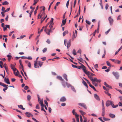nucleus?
Returning a JSON list of instances; mask_svg holds the SVG:
<instances>
[{
    "mask_svg": "<svg viewBox=\"0 0 122 122\" xmlns=\"http://www.w3.org/2000/svg\"><path fill=\"white\" fill-rule=\"evenodd\" d=\"M69 0L68 1H67V2L66 3V6L67 8L68 7V6L69 5Z\"/></svg>",
    "mask_w": 122,
    "mask_h": 122,
    "instance_id": "680f3d73",
    "label": "nucleus"
},
{
    "mask_svg": "<svg viewBox=\"0 0 122 122\" xmlns=\"http://www.w3.org/2000/svg\"><path fill=\"white\" fill-rule=\"evenodd\" d=\"M18 107L22 109V110H25V108H23V106L22 105H18Z\"/></svg>",
    "mask_w": 122,
    "mask_h": 122,
    "instance_id": "c756f323",
    "label": "nucleus"
},
{
    "mask_svg": "<svg viewBox=\"0 0 122 122\" xmlns=\"http://www.w3.org/2000/svg\"><path fill=\"white\" fill-rule=\"evenodd\" d=\"M57 78L58 79L60 80L61 81H63V79L62 78V77L60 76H57Z\"/></svg>",
    "mask_w": 122,
    "mask_h": 122,
    "instance_id": "cd10ccee",
    "label": "nucleus"
},
{
    "mask_svg": "<svg viewBox=\"0 0 122 122\" xmlns=\"http://www.w3.org/2000/svg\"><path fill=\"white\" fill-rule=\"evenodd\" d=\"M104 85H105L107 87H109L111 88H112V87L109 85H108L106 83V82H105L104 83Z\"/></svg>",
    "mask_w": 122,
    "mask_h": 122,
    "instance_id": "c85d7f7f",
    "label": "nucleus"
},
{
    "mask_svg": "<svg viewBox=\"0 0 122 122\" xmlns=\"http://www.w3.org/2000/svg\"><path fill=\"white\" fill-rule=\"evenodd\" d=\"M101 81V80H97L96 78L95 77L93 79V80L92 82H94L95 81H96L97 82H100Z\"/></svg>",
    "mask_w": 122,
    "mask_h": 122,
    "instance_id": "ddd939ff",
    "label": "nucleus"
},
{
    "mask_svg": "<svg viewBox=\"0 0 122 122\" xmlns=\"http://www.w3.org/2000/svg\"><path fill=\"white\" fill-rule=\"evenodd\" d=\"M103 89L107 91H108L109 89L108 88H106V87H105L104 86H103Z\"/></svg>",
    "mask_w": 122,
    "mask_h": 122,
    "instance_id": "603ef678",
    "label": "nucleus"
},
{
    "mask_svg": "<svg viewBox=\"0 0 122 122\" xmlns=\"http://www.w3.org/2000/svg\"><path fill=\"white\" fill-rule=\"evenodd\" d=\"M39 58V57H37L36 59V61L34 62V67L35 68H39V66L37 65V62L38 61H37L38 59Z\"/></svg>",
    "mask_w": 122,
    "mask_h": 122,
    "instance_id": "0eeeda50",
    "label": "nucleus"
},
{
    "mask_svg": "<svg viewBox=\"0 0 122 122\" xmlns=\"http://www.w3.org/2000/svg\"><path fill=\"white\" fill-rule=\"evenodd\" d=\"M106 54V50H104V54L102 56V57L103 58L104 57V56H105Z\"/></svg>",
    "mask_w": 122,
    "mask_h": 122,
    "instance_id": "864d4df0",
    "label": "nucleus"
},
{
    "mask_svg": "<svg viewBox=\"0 0 122 122\" xmlns=\"http://www.w3.org/2000/svg\"><path fill=\"white\" fill-rule=\"evenodd\" d=\"M80 120L81 122H82L83 120L82 117L81 116H80Z\"/></svg>",
    "mask_w": 122,
    "mask_h": 122,
    "instance_id": "774afa93",
    "label": "nucleus"
},
{
    "mask_svg": "<svg viewBox=\"0 0 122 122\" xmlns=\"http://www.w3.org/2000/svg\"><path fill=\"white\" fill-rule=\"evenodd\" d=\"M46 42L48 44H49L50 43L51 41L49 39H48L46 41Z\"/></svg>",
    "mask_w": 122,
    "mask_h": 122,
    "instance_id": "8fccbe9b",
    "label": "nucleus"
},
{
    "mask_svg": "<svg viewBox=\"0 0 122 122\" xmlns=\"http://www.w3.org/2000/svg\"><path fill=\"white\" fill-rule=\"evenodd\" d=\"M4 81L8 84H10L9 80L8 78H6L5 77L4 79Z\"/></svg>",
    "mask_w": 122,
    "mask_h": 122,
    "instance_id": "9b49d317",
    "label": "nucleus"
},
{
    "mask_svg": "<svg viewBox=\"0 0 122 122\" xmlns=\"http://www.w3.org/2000/svg\"><path fill=\"white\" fill-rule=\"evenodd\" d=\"M83 117L84 119L83 122H86L87 120V118L85 117L84 116H83Z\"/></svg>",
    "mask_w": 122,
    "mask_h": 122,
    "instance_id": "a19ab883",
    "label": "nucleus"
},
{
    "mask_svg": "<svg viewBox=\"0 0 122 122\" xmlns=\"http://www.w3.org/2000/svg\"><path fill=\"white\" fill-rule=\"evenodd\" d=\"M109 116L110 117L113 118H114L115 117V115L114 114L111 113L109 114Z\"/></svg>",
    "mask_w": 122,
    "mask_h": 122,
    "instance_id": "412c9836",
    "label": "nucleus"
},
{
    "mask_svg": "<svg viewBox=\"0 0 122 122\" xmlns=\"http://www.w3.org/2000/svg\"><path fill=\"white\" fill-rule=\"evenodd\" d=\"M90 86L93 88L95 91H96L97 90L94 86H92V85H90Z\"/></svg>",
    "mask_w": 122,
    "mask_h": 122,
    "instance_id": "58836bf2",
    "label": "nucleus"
},
{
    "mask_svg": "<svg viewBox=\"0 0 122 122\" xmlns=\"http://www.w3.org/2000/svg\"><path fill=\"white\" fill-rule=\"evenodd\" d=\"M108 19L109 21L110 25H112L114 21L113 19L112 18L111 16H110L108 17Z\"/></svg>",
    "mask_w": 122,
    "mask_h": 122,
    "instance_id": "7ed1b4c3",
    "label": "nucleus"
},
{
    "mask_svg": "<svg viewBox=\"0 0 122 122\" xmlns=\"http://www.w3.org/2000/svg\"><path fill=\"white\" fill-rule=\"evenodd\" d=\"M76 120L77 122H79V118H78L79 115L76 116Z\"/></svg>",
    "mask_w": 122,
    "mask_h": 122,
    "instance_id": "79ce46f5",
    "label": "nucleus"
},
{
    "mask_svg": "<svg viewBox=\"0 0 122 122\" xmlns=\"http://www.w3.org/2000/svg\"><path fill=\"white\" fill-rule=\"evenodd\" d=\"M28 66L30 68L31 67V63L30 62H29L28 63Z\"/></svg>",
    "mask_w": 122,
    "mask_h": 122,
    "instance_id": "37998d69",
    "label": "nucleus"
},
{
    "mask_svg": "<svg viewBox=\"0 0 122 122\" xmlns=\"http://www.w3.org/2000/svg\"><path fill=\"white\" fill-rule=\"evenodd\" d=\"M5 12L4 11L3 12H1V13L2 14V16L4 17L5 16V15L4 14V13Z\"/></svg>",
    "mask_w": 122,
    "mask_h": 122,
    "instance_id": "5fc2aeb1",
    "label": "nucleus"
},
{
    "mask_svg": "<svg viewBox=\"0 0 122 122\" xmlns=\"http://www.w3.org/2000/svg\"><path fill=\"white\" fill-rule=\"evenodd\" d=\"M80 112L81 114L82 115H83L86 114V113L85 112H83L81 110L79 111Z\"/></svg>",
    "mask_w": 122,
    "mask_h": 122,
    "instance_id": "f704fd0d",
    "label": "nucleus"
},
{
    "mask_svg": "<svg viewBox=\"0 0 122 122\" xmlns=\"http://www.w3.org/2000/svg\"><path fill=\"white\" fill-rule=\"evenodd\" d=\"M66 22V19L65 20H63L62 21V23L61 25V26L63 25H65Z\"/></svg>",
    "mask_w": 122,
    "mask_h": 122,
    "instance_id": "dca6fc26",
    "label": "nucleus"
},
{
    "mask_svg": "<svg viewBox=\"0 0 122 122\" xmlns=\"http://www.w3.org/2000/svg\"><path fill=\"white\" fill-rule=\"evenodd\" d=\"M79 63L81 64V66H77V68L79 69H80L81 68H82L84 72L85 73L86 70V67L82 64L79 62Z\"/></svg>",
    "mask_w": 122,
    "mask_h": 122,
    "instance_id": "f03ea898",
    "label": "nucleus"
},
{
    "mask_svg": "<svg viewBox=\"0 0 122 122\" xmlns=\"http://www.w3.org/2000/svg\"><path fill=\"white\" fill-rule=\"evenodd\" d=\"M37 96L38 98V100L39 103L41 104V105H43L44 104H43V101L42 100H41L39 95H37Z\"/></svg>",
    "mask_w": 122,
    "mask_h": 122,
    "instance_id": "423d86ee",
    "label": "nucleus"
},
{
    "mask_svg": "<svg viewBox=\"0 0 122 122\" xmlns=\"http://www.w3.org/2000/svg\"><path fill=\"white\" fill-rule=\"evenodd\" d=\"M36 109H39L40 108L39 107V105L38 104H37L36 106Z\"/></svg>",
    "mask_w": 122,
    "mask_h": 122,
    "instance_id": "0e129e2a",
    "label": "nucleus"
},
{
    "mask_svg": "<svg viewBox=\"0 0 122 122\" xmlns=\"http://www.w3.org/2000/svg\"><path fill=\"white\" fill-rule=\"evenodd\" d=\"M109 6V5L108 4H106V6H105V9L106 10H107Z\"/></svg>",
    "mask_w": 122,
    "mask_h": 122,
    "instance_id": "3c124183",
    "label": "nucleus"
},
{
    "mask_svg": "<svg viewBox=\"0 0 122 122\" xmlns=\"http://www.w3.org/2000/svg\"><path fill=\"white\" fill-rule=\"evenodd\" d=\"M41 110L42 111H43L44 110V105H41Z\"/></svg>",
    "mask_w": 122,
    "mask_h": 122,
    "instance_id": "e2e57ef3",
    "label": "nucleus"
},
{
    "mask_svg": "<svg viewBox=\"0 0 122 122\" xmlns=\"http://www.w3.org/2000/svg\"><path fill=\"white\" fill-rule=\"evenodd\" d=\"M106 104V106L107 107H108L111 105L113 108H116L118 106V105H116L115 106L113 104V102L109 100L107 101Z\"/></svg>",
    "mask_w": 122,
    "mask_h": 122,
    "instance_id": "f257e3e1",
    "label": "nucleus"
},
{
    "mask_svg": "<svg viewBox=\"0 0 122 122\" xmlns=\"http://www.w3.org/2000/svg\"><path fill=\"white\" fill-rule=\"evenodd\" d=\"M85 73L86 74H90V75H91V76H95V75L94 74L91 72H90L89 71H88L86 70Z\"/></svg>",
    "mask_w": 122,
    "mask_h": 122,
    "instance_id": "f8f14e48",
    "label": "nucleus"
},
{
    "mask_svg": "<svg viewBox=\"0 0 122 122\" xmlns=\"http://www.w3.org/2000/svg\"><path fill=\"white\" fill-rule=\"evenodd\" d=\"M102 111H105V108L104 107V103L103 101H102Z\"/></svg>",
    "mask_w": 122,
    "mask_h": 122,
    "instance_id": "6ab92c4d",
    "label": "nucleus"
},
{
    "mask_svg": "<svg viewBox=\"0 0 122 122\" xmlns=\"http://www.w3.org/2000/svg\"><path fill=\"white\" fill-rule=\"evenodd\" d=\"M27 100L28 101H30V100L31 99V96L29 95H28L27 97Z\"/></svg>",
    "mask_w": 122,
    "mask_h": 122,
    "instance_id": "72a5a7b5",
    "label": "nucleus"
},
{
    "mask_svg": "<svg viewBox=\"0 0 122 122\" xmlns=\"http://www.w3.org/2000/svg\"><path fill=\"white\" fill-rule=\"evenodd\" d=\"M50 23H48L46 25L45 27V28L44 30V31L46 33L47 35H50V33H49V32L48 31V30H48L47 29V27L48 26L49 24Z\"/></svg>",
    "mask_w": 122,
    "mask_h": 122,
    "instance_id": "39448f33",
    "label": "nucleus"
},
{
    "mask_svg": "<svg viewBox=\"0 0 122 122\" xmlns=\"http://www.w3.org/2000/svg\"><path fill=\"white\" fill-rule=\"evenodd\" d=\"M71 88L72 90L73 91H74V92H76V91L75 90V89L74 88V87H71Z\"/></svg>",
    "mask_w": 122,
    "mask_h": 122,
    "instance_id": "69168bd1",
    "label": "nucleus"
},
{
    "mask_svg": "<svg viewBox=\"0 0 122 122\" xmlns=\"http://www.w3.org/2000/svg\"><path fill=\"white\" fill-rule=\"evenodd\" d=\"M66 100V99L65 97H62L60 99V101L61 102H64Z\"/></svg>",
    "mask_w": 122,
    "mask_h": 122,
    "instance_id": "4468645a",
    "label": "nucleus"
},
{
    "mask_svg": "<svg viewBox=\"0 0 122 122\" xmlns=\"http://www.w3.org/2000/svg\"><path fill=\"white\" fill-rule=\"evenodd\" d=\"M20 69H22L23 72H24V70L23 67V66L22 64L20 65Z\"/></svg>",
    "mask_w": 122,
    "mask_h": 122,
    "instance_id": "4c0bfd02",
    "label": "nucleus"
},
{
    "mask_svg": "<svg viewBox=\"0 0 122 122\" xmlns=\"http://www.w3.org/2000/svg\"><path fill=\"white\" fill-rule=\"evenodd\" d=\"M106 63H107V65L108 66H111V64H110V62L109 61H107L106 62Z\"/></svg>",
    "mask_w": 122,
    "mask_h": 122,
    "instance_id": "4d7b16f0",
    "label": "nucleus"
},
{
    "mask_svg": "<svg viewBox=\"0 0 122 122\" xmlns=\"http://www.w3.org/2000/svg\"><path fill=\"white\" fill-rule=\"evenodd\" d=\"M110 30H111L110 29H109L106 32H105V34L106 35H107L108 34V33L110 31Z\"/></svg>",
    "mask_w": 122,
    "mask_h": 122,
    "instance_id": "13d9d810",
    "label": "nucleus"
},
{
    "mask_svg": "<svg viewBox=\"0 0 122 122\" xmlns=\"http://www.w3.org/2000/svg\"><path fill=\"white\" fill-rule=\"evenodd\" d=\"M112 73L115 76L116 78L117 79H118L119 76L118 73L116 72H113Z\"/></svg>",
    "mask_w": 122,
    "mask_h": 122,
    "instance_id": "6e6552de",
    "label": "nucleus"
},
{
    "mask_svg": "<svg viewBox=\"0 0 122 122\" xmlns=\"http://www.w3.org/2000/svg\"><path fill=\"white\" fill-rule=\"evenodd\" d=\"M3 65V62L1 61H0V66L1 68H3V66H2V65Z\"/></svg>",
    "mask_w": 122,
    "mask_h": 122,
    "instance_id": "ea45409f",
    "label": "nucleus"
},
{
    "mask_svg": "<svg viewBox=\"0 0 122 122\" xmlns=\"http://www.w3.org/2000/svg\"><path fill=\"white\" fill-rule=\"evenodd\" d=\"M103 120L105 121L110 120V119H109L107 118L104 117H103Z\"/></svg>",
    "mask_w": 122,
    "mask_h": 122,
    "instance_id": "09e8293b",
    "label": "nucleus"
},
{
    "mask_svg": "<svg viewBox=\"0 0 122 122\" xmlns=\"http://www.w3.org/2000/svg\"><path fill=\"white\" fill-rule=\"evenodd\" d=\"M53 20H54V19L53 18H51V20L50 21V22H49V23H53Z\"/></svg>",
    "mask_w": 122,
    "mask_h": 122,
    "instance_id": "c03bdc74",
    "label": "nucleus"
},
{
    "mask_svg": "<svg viewBox=\"0 0 122 122\" xmlns=\"http://www.w3.org/2000/svg\"><path fill=\"white\" fill-rule=\"evenodd\" d=\"M38 7H39L38 6H37V7H36V8L35 10L34 11V15H36V14L37 13L36 11L38 10Z\"/></svg>",
    "mask_w": 122,
    "mask_h": 122,
    "instance_id": "c9c22d12",
    "label": "nucleus"
},
{
    "mask_svg": "<svg viewBox=\"0 0 122 122\" xmlns=\"http://www.w3.org/2000/svg\"><path fill=\"white\" fill-rule=\"evenodd\" d=\"M50 24L49 25V27H50L49 29L47 30L50 33V32H52V28L53 25V23H50Z\"/></svg>",
    "mask_w": 122,
    "mask_h": 122,
    "instance_id": "20e7f679",
    "label": "nucleus"
},
{
    "mask_svg": "<svg viewBox=\"0 0 122 122\" xmlns=\"http://www.w3.org/2000/svg\"><path fill=\"white\" fill-rule=\"evenodd\" d=\"M78 60L81 62H82V61H83V59L81 57H80V59H78Z\"/></svg>",
    "mask_w": 122,
    "mask_h": 122,
    "instance_id": "052dcab7",
    "label": "nucleus"
},
{
    "mask_svg": "<svg viewBox=\"0 0 122 122\" xmlns=\"http://www.w3.org/2000/svg\"><path fill=\"white\" fill-rule=\"evenodd\" d=\"M29 88L27 86H26L25 87H24V89L25 90H26L28 89Z\"/></svg>",
    "mask_w": 122,
    "mask_h": 122,
    "instance_id": "338daca9",
    "label": "nucleus"
},
{
    "mask_svg": "<svg viewBox=\"0 0 122 122\" xmlns=\"http://www.w3.org/2000/svg\"><path fill=\"white\" fill-rule=\"evenodd\" d=\"M34 2L33 4V5H35L38 1H37L36 0H34Z\"/></svg>",
    "mask_w": 122,
    "mask_h": 122,
    "instance_id": "49530a36",
    "label": "nucleus"
},
{
    "mask_svg": "<svg viewBox=\"0 0 122 122\" xmlns=\"http://www.w3.org/2000/svg\"><path fill=\"white\" fill-rule=\"evenodd\" d=\"M37 63L41 67L43 65V62L40 61H38L37 62Z\"/></svg>",
    "mask_w": 122,
    "mask_h": 122,
    "instance_id": "b1692460",
    "label": "nucleus"
},
{
    "mask_svg": "<svg viewBox=\"0 0 122 122\" xmlns=\"http://www.w3.org/2000/svg\"><path fill=\"white\" fill-rule=\"evenodd\" d=\"M10 67L12 69L13 71H16V69L15 68L14 66L12 64H11Z\"/></svg>",
    "mask_w": 122,
    "mask_h": 122,
    "instance_id": "2eb2a0df",
    "label": "nucleus"
},
{
    "mask_svg": "<svg viewBox=\"0 0 122 122\" xmlns=\"http://www.w3.org/2000/svg\"><path fill=\"white\" fill-rule=\"evenodd\" d=\"M81 50L80 49H79L77 51V52L80 53L81 55Z\"/></svg>",
    "mask_w": 122,
    "mask_h": 122,
    "instance_id": "bf43d9fd",
    "label": "nucleus"
},
{
    "mask_svg": "<svg viewBox=\"0 0 122 122\" xmlns=\"http://www.w3.org/2000/svg\"><path fill=\"white\" fill-rule=\"evenodd\" d=\"M105 113V111H102V116L104 117V116Z\"/></svg>",
    "mask_w": 122,
    "mask_h": 122,
    "instance_id": "de8ad7c7",
    "label": "nucleus"
},
{
    "mask_svg": "<svg viewBox=\"0 0 122 122\" xmlns=\"http://www.w3.org/2000/svg\"><path fill=\"white\" fill-rule=\"evenodd\" d=\"M94 97L97 100H100V99L99 96H98L97 94H95L94 95Z\"/></svg>",
    "mask_w": 122,
    "mask_h": 122,
    "instance_id": "f3484780",
    "label": "nucleus"
},
{
    "mask_svg": "<svg viewBox=\"0 0 122 122\" xmlns=\"http://www.w3.org/2000/svg\"><path fill=\"white\" fill-rule=\"evenodd\" d=\"M75 109H73L72 111V113L74 115L75 117L78 115L77 114L76 112L75 111Z\"/></svg>",
    "mask_w": 122,
    "mask_h": 122,
    "instance_id": "4be33fe9",
    "label": "nucleus"
},
{
    "mask_svg": "<svg viewBox=\"0 0 122 122\" xmlns=\"http://www.w3.org/2000/svg\"><path fill=\"white\" fill-rule=\"evenodd\" d=\"M17 71V72H16L15 71H14V73L15 74V76H18L19 74V72L16 69V70Z\"/></svg>",
    "mask_w": 122,
    "mask_h": 122,
    "instance_id": "aec40b11",
    "label": "nucleus"
},
{
    "mask_svg": "<svg viewBox=\"0 0 122 122\" xmlns=\"http://www.w3.org/2000/svg\"><path fill=\"white\" fill-rule=\"evenodd\" d=\"M63 77L65 79L66 81H68V79H67V76L65 74H64L63 75Z\"/></svg>",
    "mask_w": 122,
    "mask_h": 122,
    "instance_id": "bb28decb",
    "label": "nucleus"
},
{
    "mask_svg": "<svg viewBox=\"0 0 122 122\" xmlns=\"http://www.w3.org/2000/svg\"><path fill=\"white\" fill-rule=\"evenodd\" d=\"M9 4L8 2L7 1H5L3 2L2 4L3 5H7Z\"/></svg>",
    "mask_w": 122,
    "mask_h": 122,
    "instance_id": "e433bc0d",
    "label": "nucleus"
},
{
    "mask_svg": "<svg viewBox=\"0 0 122 122\" xmlns=\"http://www.w3.org/2000/svg\"><path fill=\"white\" fill-rule=\"evenodd\" d=\"M82 83L87 88H88V86L86 82L84 81V80L83 79H82Z\"/></svg>",
    "mask_w": 122,
    "mask_h": 122,
    "instance_id": "a878e982",
    "label": "nucleus"
},
{
    "mask_svg": "<svg viewBox=\"0 0 122 122\" xmlns=\"http://www.w3.org/2000/svg\"><path fill=\"white\" fill-rule=\"evenodd\" d=\"M86 23L89 25L91 24V22L89 21L86 20Z\"/></svg>",
    "mask_w": 122,
    "mask_h": 122,
    "instance_id": "6e6d98bb",
    "label": "nucleus"
},
{
    "mask_svg": "<svg viewBox=\"0 0 122 122\" xmlns=\"http://www.w3.org/2000/svg\"><path fill=\"white\" fill-rule=\"evenodd\" d=\"M8 57V59L9 61H10L11 59L12 58V56L10 55H7Z\"/></svg>",
    "mask_w": 122,
    "mask_h": 122,
    "instance_id": "393cba45",
    "label": "nucleus"
},
{
    "mask_svg": "<svg viewBox=\"0 0 122 122\" xmlns=\"http://www.w3.org/2000/svg\"><path fill=\"white\" fill-rule=\"evenodd\" d=\"M88 75V77L90 79L91 81L92 82L93 80V77H92V76L90 75V74H87Z\"/></svg>",
    "mask_w": 122,
    "mask_h": 122,
    "instance_id": "5701e85b",
    "label": "nucleus"
},
{
    "mask_svg": "<svg viewBox=\"0 0 122 122\" xmlns=\"http://www.w3.org/2000/svg\"><path fill=\"white\" fill-rule=\"evenodd\" d=\"M78 104L83 107L85 109H86L87 108V107L86 105L84 103H78Z\"/></svg>",
    "mask_w": 122,
    "mask_h": 122,
    "instance_id": "9d476101",
    "label": "nucleus"
},
{
    "mask_svg": "<svg viewBox=\"0 0 122 122\" xmlns=\"http://www.w3.org/2000/svg\"><path fill=\"white\" fill-rule=\"evenodd\" d=\"M47 50V48H44L43 50L42 51L43 53L45 52Z\"/></svg>",
    "mask_w": 122,
    "mask_h": 122,
    "instance_id": "a18cd8bd",
    "label": "nucleus"
},
{
    "mask_svg": "<svg viewBox=\"0 0 122 122\" xmlns=\"http://www.w3.org/2000/svg\"><path fill=\"white\" fill-rule=\"evenodd\" d=\"M72 54L74 55H76V53L75 50L74 49L73 50Z\"/></svg>",
    "mask_w": 122,
    "mask_h": 122,
    "instance_id": "473e14b6",
    "label": "nucleus"
},
{
    "mask_svg": "<svg viewBox=\"0 0 122 122\" xmlns=\"http://www.w3.org/2000/svg\"><path fill=\"white\" fill-rule=\"evenodd\" d=\"M25 114L26 115V117H28L33 116V115L32 114L29 112H26Z\"/></svg>",
    "mask_w": 122,
    "mask_h": 122,
    "instance_id": "1a4fd4ad",
    "label": "nucleus"
},
{
    "mask_svg": "<svg viewBox=\"0 0 122 122\" xmlns=\"http://www.w3.org/2000/svg\"><path fill=\"white\" fill-rule=\"evenodd\" d=\"M68 31L67 30L65 31L63 33V36H64L67 34L68 33Z\"/></svg>",
    "mask_w": 122,
    "mask_h": 122,
    "instance_id": "7c9ffc66",
    "label": "nucleus"
},
{
    "mask_svg": "<svg viewBox=\"0 0 122 122\" xmlns=\"http://www.w3.org/2000/svg\"><path fill=\"white\" fill-rule=\"evenodd\" d=\"M55 0H53V1L50 4L49 6V8H48V10L49 11L50 10V9L51 8V5L52 4H53Z\"/></svg>",
    "mask_w": 122,
    "mask_h": 122,
    "instance_id": "2f4dec72",
    "label": "nucleus"
},
{
    "mask_svg": "<svg viewBox=\"0 0 122 122\" xmlns=\"http://www.w3.org/2000/svg\"><path fill=\"white\" fill-rule=\"evenodd\" d=\"M71 45V40H69L67 44V49H68V48Z\"/></svg>",
    "mask_w": 122,
    "mask_h": 122,
    "instance_id": "a211bd4d",
    "label": "nucleus"
}]
</instances>
